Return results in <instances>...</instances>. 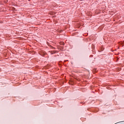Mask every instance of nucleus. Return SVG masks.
<instances>
[{
  "instance_id": "1",
  "label": "nucleus",
  "mask_w": 124,
  "mask_h": 124,
  "mask_svg": "<svg viewBox=\"0 0 124 124\" xmlns=\"http://www.w3.org/2000/svg\"><path fill=\"white\" fill-rule=\"evenodd\" d=\"M50 53L51 55H53V54H55V51H51Z\"/></svg>"
},
{
  "instance_id": "2",
  "label": "nucleus",
  "mask_w": 124,
  "mask_h": 124,
  "mask_svg": "<svg viewBox=\"0 0 124 124\" xmlns=\"http://www.w3.org/2000/svg\"><path fill=\"white\" fill-rule=\"evenodd\" d=\"M62 44H64V43H62Z\"/></svg>"
}]
</instances>
